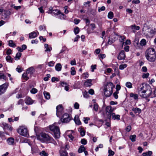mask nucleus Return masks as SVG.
Segmentation results:
<instances>
[{
    "label": "nucleus",
    "instance_id": "1",
    "mask_svg": "<svg viewBox=\"0 0 156 156\" xmlns=\"http://www.w3.org/2000/svg\"><path fill=\"white\" fill-rule=\"evenodd\" d=\"M137 90L140 96L144 98H147L150 96L152 93L151 89L150 86L144 83L139 85Z\"/></svg>",
    "mask_w": 156,
    "mask_h": 156
},
{
    "label": "nucleus",
    "instance_id": "2",
    "mask_svg": "<svg viewBox=\"0 0 156 156\" xmlns=\"http://www.w3.org/2000/svg\"><path fill=\"white\" fill-rule=\"evenodd\" d=\"M145 57L148 61L151 62L154 61L156 59V54L154 48H149L146 50L145 54Z\"/></svg>",
    "mask_w": 156,
    "mask_h": 156
},
{
    "label": "nucleus",
    "instance_id": "3",
    "mask_svg": "<svg viewBox=\"0 0 156 156\" xmlns=\"http://www.w3.org/2000/svg\"><path fill=\"white\" fill-rule=\"evenodd\" d=\"M114 87V86L112 83L110 82L108 83L104 88L105 95L107 97L110 96L112 93V89Z\"/></svg>",
    "mask_w": 156,
    "mask_h": 156
},
{
    "label": "nucleus",
    "instance_id": "4",
    "mask_svg": "<svg viewBox=\"0 0 156 156\" xmlns=\"http://www.w3.org/2000/svg\"><path fill=\"white\" fill-rule=\"evenodd\" d=\"M50 130L54 133L55 137L59 138L60 137V131L59 128L55 125L54 124L49 126Z\"/></svg>",
    "mask_w": 156,
    "mask_h": 156
},
{
    "label": "nucleus",
    "instance_id": "5",
    "mask_svg": "<svg viewBox=\"0 0 156 156\" xmlns=\"http://www.w3.org/2000/svg\"><path fill=\"white\" fill-rule=\"evenodd\" d=\"M40 135L41 138V139L43 140L47 143H53L54 141V140L52 137L45 133H42L40 134Z\"/></svg>",
    "mask_w": 156,
    "mask_h": 156
},
{
    "label": "nucleus",
    "instance_id": "6",
    "mask_svg": "<svg viewBox=\"0 0 156 156\" xmlns=\"http://www.w3.org/2000/svg\"><path fill=\"white\" fill-rule=\"evenodd\" d=\"M114 109L112 108V107L110 106H107L106 107L105 109V117L109 120H110L112 116V114L114 113H113Z\"/></svg>",
    "mask_w": 156,
    "mask_h": 156
},
{
    "label": "nucleus",
    "instance_id": "7",
    "mask_svg": "<svg viewBox=\"0 0 156 156\" xmlns=\"http://www.w3.org/2000/svg\"><path fill=\"white\" fill-rule=\"evenodd\" d=\"M17 132L20 135L24 136H27L28 134L27 128L23 126H20Z\"/></svg>",
    "mask_w": 156,
    "mask_h": 156
},
{
    "label": "nucleus",
    "instance_id": "8",
    "mask_svg": "<svg viewBox=\"0 0 156 156\" xmlns=\"http://www.w3.org/2000/svg\"><path fill=\"white\" fill-rule=\"evenodd\" d=\"M71 120V117L67 113L64 114L62 117L60 119L61 121L63 123H67L69 122Z\"/></svg>",
    "mask_w": 156,
    "mask_h": 156
},
{
    "label": "nucleus",
    "instance_id": "9",
    "mask_svg": "<svg viewBox=\"0 0 156 156\" xmlns=\"http://www.w3.org/2000/svg\"><path fill=\"white\" fill-rule=\"evenodd\" d=\"M47 12L48 14H51L52 15L55 16L61 13V12L60 10L57 9H53L51 8H49Z\"/></svg>",
    "mask_w": 156,
    "mask_h": 156
},
{
    "label": "nucleus",
    "instance_id": "10",
    "mask_svg": "<svg viewBox=\"0 0 156 156\" xmlns=\"http://www.w3.org/2000/svg\"><path fill=\"white\" fill-rule=\"evenodd\" d=\"M8 86V84L7 83H5L0 86V95L4 94Z\"/></svg>",
    "mask_w": 156,
    "mask_h": 156
},
{
    "label": "nucleus",
    "instance_id": "11",
    "mask_svg": "<svg viewBox=\"0 0 156 156\" xmlns=\"http://www.w3.org/2000/svg\"><path fill=\"white\" fill-rule=\"evenodd\" d=\"M56 115L57 117H59L62 114L63 110V108L62 105H58L57 106Z\"/></svg>",
    "mask_w": 156,
    "mask_h": 156
},
{
    "label": "nucleus",
    "instance_id": "12",
    "mask_svg": "<svg viewBox=\"0 0 156 156\" xmlns=\"http://www.w3.org/2000/svg\"><path fill=\"white\" fill-rule=\"evenodd\" d=\"M126 55L125 52L124 51L122 50L120 52L118 57V58L119 60L124 59L125 58Z\"/></svg>",
    "mask_w": 156,
    "mask_h": 156
},
{
    "label": "nucleus",
    "instance_id": "13",
    "mask_svg": "<svg viewBox=\"0 0 156 156\" xmlns=\"http://www.w3.org/2000/svg\"><path fill=\"white\" fill-rule=\"evenodd\" d=\"M2 125L4 127V128L5 129H8L10 131H11L12 129V128L9 125L5 122L2 123Z\"/></svg>",
    "mask_w": 156,
    "mask_h": 156
},
{
    "label": "nucleus",
    "instance_id": "14",
    "mask_svg": "<svg viewBox=\"0 0 156 156\" xmlns=\"http://www.w3.org/2000/svg\"><path fill=\"white\" fill-rule=\"evenodd\" d=\"M92 80L91 79H87L85 80L84 83V85L87 87H90L92 85Z\"/></svg>",
    "mask_w": 156,
    "mask_h": 156
},
{
    "label": "nucleus",
    "instance_id": "15",
    "mask_svg": "<svg viewBox=\"0 0 156 156\" xmlns=\"http://www.w3.org/2000/svg\"><path fill=\"white\" fill-rule=\"evenodd\" d=\"M39 34L38 32L37 33L35 32H33L29 34V37L30 38H34L36 37Z\"/></svg>",
    "mask_w": 156,
    "mask_h": 156
},
{
    "label": "nucleus",
    "instance_id": "16",
    "mask_svg": "<svg viewBox=\"0 0 156 156\" xmlns=\"http://www.w3.org/2000/svg\"><path fill=\"white\" fill-rule=\"evenodd\" d=\"M25 102L27 105H31L34 103L33 101L30 97L26 98Z\"/></svg>",
    "mask_w": 156,
    "mask_h": 156
},
{
    "label": "nucleus",
    "instance_id": "17",
    "mask_svg": "<svg viewBox=\"0 0 156 156\" xmlns=\"http://www.w3.org/2000/svg\"><path fill=\"white\" fill-rule=\"evenodd\" d=\"M129 27H130L133 30V32H136V30H139L140 28V27L139 26H136L135 25H132L130 26Z\"/></svg>",
    "mask_w": 156,
    "mask_h": 156
},
{
    "label": "nucleus",
    "instance_id": "18",
    "mask_svg": "<svg viewBox=\"0 0 156 156\" xmlns=\"http://www.w3.org/2000/svg\"><path fill=\"white\" fill-rule=\"evenodd\" d=\"M14 142V139L12 137H10L8 139L7 142L9 145H13Z\"/></svg>",
    "mask_w": 156,
    "mask_h": 156
},
{
    "label": "nucleus",
    "instance_id": "19",
    "mask_svg": "<svg viewBox=\"0 0 156 156\" xmlns=\"http://www.w3.org/2000/svg\"><path fill=\"white\" fill-rule=\"evenodd\" d=\"M74 120L75 123L78 125H80L81 124V122L79 119V116L77 115H75L74 118Z\"/></svg>",
    "mask_w": 156,
    "mask_h": 156
},
{
    "label": "nucleus",
    "instance_id": "20",
    "mask_svg": "<svg viewBox=\"0 0 156 156\" xmlns=\"http://www.w3.org/2000/svg\"><path fill=\"white\" fill-rule=\"evenodd\" d=\"M34 71V68L33 67H31L27 69L26 71V73L27 74L30 73V74H32Z\"/></svg>",
    "mask_w": 156,
    "mask_h": 156
},
{
    "label": "nucleus",
    "instance_id": "21",
    "mask_svg": "<svg viewBox=\"0 0 156 156\" xmlns=\"http://www.w3.org/2000/svg\"><path fill=\"white\" fill-rule=\"evenodd\" d=\"M2 14L5 18H7L10 15V12L9 10H4Z\"/></svg>",
    "mask_w": 156,
    "mask_h": 156
},
{
    "label": "nucleus",
    "instance_id": "22",
    "mask_svg": "<svg viewBox=\"0 0 156 156\" xmlns=\"http://www.w3.org/2000/svg\"><path fill=\"white\" fill-rule=\"evenodd\" d=\"M43 94L45 98L47 99H49L50 98V95L49 93L46 91H44Z\"/></svg>",
    "mask_w": 156,
    "mask_h": 156
},
{
    "label": "nucleus",
    "instance_id": "23",
    "mask_svg": "<svg viewBox=\"0 0 156 156\" xmlns=\"http://www.w3.org/2000/svg\"><path fill=\"white\" fill-rule=\"evenodd\" d=\"M132 110L135 113H138L139 114H140L141 112V109L137 108H132Z\"/></svg>",
    "mask_w": 156,
    "mask_h": 156
},
{
    "label": "nucleus",
    "instance_id": "24",
    "mask_svg": "<svg viewBox=\"0 0 156 156\" xmlns=\"http://www.w3.org/2000/svg\"><path fill=\"white\" fill-rule=\"evenodd\" d=\"M112 119L114 120H115L116 119L118 120H119L120 115H115V114L114 113L112 114Z\"/></svg>",
    "mask_w": 156,
    "mask_h": 156
},
{
    "label": "nucleus",
    "instance_id": "25",
    "mask_svg": "<svg viewBox=\"0 0 156 156\" xmlns=\"http://www.w3.org/2000/svg\"><path fill=\"white\" fill-rule=\"evenodd\" d=\"M55 67V70L56 71H60L61 69L62 66L61 64L58 63L56 65Z\"/></svg>",
    "mask_w": 156,
    "mask_h": 156
},
{
    "label": "nucleus",
    "instance_id": "26",
    "mask_svg": "<svg viewBox=\"0 0 156 156\" xmlns=\"http://www.w3.org/2000/svg\"><path fill=\"white\" fill-rule=\"evenodd\" d=\"M44 47L46 48L45 50V51H50L52 49L51 47H49L48 45L47 44H44Z\"/></svg>",
    "mask_w": 156,
    "mask_h": 156
},
{
    "label": "nucleus",
    "instance_id": "27",
    "mask_svg": "<svg viewBox=\"0 0 156 156\" xmlns=\"http://www.w3.org/2000/svg\"><path fill=\"white\" fill-rule=\"evenodd\" d=\"M6 60L9 62H12L13 59L10 56L8 55L6 57Z\"/></svg>",
    "mask_w": 156,
    "mask_h": 156
},
{
    "label": "nucleus",
    "instance_id": "28",
    "mask_svg": "<svg viewBox=\"0 0 156 156\" xmlns=\"http://www.w3.org/2000/svg\"><path fill=\"white\" fill-rule=\"evenodd\" d=\"M85 150V148L83 145H81L78 149V152L79 153H82Z\"/></svg>",
    "mask_w": 156,
    "mask_h": 156
},
{
    "label": "nucleus",
    "instance_id": "29",
    "mask_svg": "<svg viewBox=\"0 0 156 156\" xmlns=\"http://www.w3.org/2000/svg\"><path fill=\"white\" fill-rule=\"evenodd\" d=\"M130 97L133 98L134 99L136 100L138 99V95L137 94H134L133 93H131L130 94Z\"/></svg>",
    "mask_w": 156,
    "mask_h": 156
},
{
    "label": "nucleus",
    "instance_id": "30",
    "mask_svg": "<svg viewBox=\"0 0 156 156\" xmlns=\"http://www.w3.org/2000/svg\"><path fill=\"white\" fill-rule=\"evenodd\" d=\"M22 55V54L20 52H18L16 55L15 57V59L16 60H18L20 59V58L21 57Z\"/></svg>",
    "mask_w": 156,
    "mask_h": 156
},
{
    "label": "nucleus",
    "instance_id": "31",
    "mask_svg": "<svg viewBox=\"0 0 156 156\" xmlns=\"http://www.w3.org/2000/svg\"><path fill=\"white\" fill-rule=\"evenodd\" d=\"M9 46L12 47H15L16 45L15 43H13V41L12 40H10L9 41Z\"/></svg>",
    "mask_w": 156,
    "mask_h": 156
},
{
    "label": "nucleus",
    "instance_id": "32",
    "mask_svg": "<svg viewBox=\"0 0 156 156\" xmlns=\"http://www.w3.org/2000/svg\"><path fill=\"white\" fill-rule=\"evenodd\" d=\"M136 135L135 134L130 136L129 139L132 142H134L136 140Z\"/></svg>",
    "mask_w": 156,
    "mask_h": 156
},
{
    "label": "nucleus",
    "instance_id": "33",
    "mask_svg": "<svg viewBox=\"0 0 156 156\" xmlns=\"http://www.w3.org/2000/svg\"><path fill=\"white\" fill-rule=\"evenodd\" d=\"M126 86L127 88H131L132 87V83L129 82H127L126 83Z\"/></svg>",
    "mask_w": 156,
    "mask_h": 156
},
{
    "label": "nucleus",
    "instance_id": "34",
    "mask_svg": "<svg viewBox=\"0 0 156 156\" xmlns=\"http://www.w3.org/2000/svg\"><path fill=\"white\" fill-rule=\"evenodd\" d=\"M146 44V40L144 39L141 40L140 42V44L142 46L145 45Z\"/></svg>",
    "mask_w": 156,
    "mask_h": 156
},
{
    "label": "nucleus",
    "instance_id": "35",
    "mask_svg": "<svg viewBox=\"0 0 156 156\" xmlns=\"http://www.w3.org/2000/svg\"><path fill=\"white\" fill-rule=\"evenodd\" d=\"M114 41L115 40H114L111 38V37H109L108 42V43L109 45H111L112 44L114 43Z\"/></svg>",
    "mask_w": 156,
    "mask_h": 156
},
{
    "label": "nucleus",
    "instance_id": "36",
    "mask_svg": "<svg viewBox=\"0 0 156 156\" xmlns=\"http://www.w3.org/2000/svg\"><path fill=\"white\" fill-rule=\"evenodd\" d=\"M108 16L110 19H112L113 17V13L112 12H110L108 14Z\"/></svg>",
    "mask_w": 156,
    "mask_h": 156
},
{
    "label": "nucleus",
    "instance_id": "37",
    "mask_svg": "<svg viewBox=\"0 0 156 156\" xmlns=\"http://www.w3.org/2000/svg\"><path fill=\"white\" fill-rule=\"evenodd\" d=\"M76 71L75 70V68L72 67L71 68V74L72 75H74L76 74Z\"/></svg>",
    "mask_w": 156,
    "mask_h": 156
},
{
    "label": "nucleus",
    "instance_id": "38",
    "mask_svg": "<svg viewBox=\"0 0 156 156\" xmlns=\"http://www.w3.org/2000/svg\"><path fill=\"white\" fill-rule=\"evenodd\" d=\"M126 39V37L124 36H120L119 37V40L120 42H123L124 40Z\"/></svg>",
    "mask_w": 156,
    "mask_h": 156
},
{
    "label": "nucleus",
    "instance_id": "39",
    "mask_svg": "<svg viewBox=\"0 0 156 156\" xmlns=\"http://www.w3.org/2000/svg\"><path fill=\"white\" fill-rule=\"evenodd\" d=\"M131 41L129 40H127L125 42L122 43V45H126L127 44H131Z\"/></svg>",
    "mask_w": 156,
    "mask_h": 156
},
{
    "label": "nucleus",
    "instance_id": "40",
    "mask_svg": "<svg viewBox=\"0 0 156 156\" xmlns=\"http://www.w3.org/2000/svg\"><path fill=\"white\" fill-rule=\"evenodd\" d=\"M127 66V65L126 64L121 65L119 66V69H120L122 70L126 68Z\"/></svg>",
    "mask_w": 156,
    "mask_h": 156
},
{
    "label": "nucleus",
    "instance_id": "41",
    "mask_svg": "<svg viewBox=\"0 0 156 156\" xmlns=\"http://www.w3.org/2000/svg\"><path fill=\"white\" fill-rule=\"evenodd\" d=\"M80 31L79 28L78 27H76L74 29V32L75 34L79 33Z\"/></svg>",
    "mask_w": 156,
    "mask_h": 156
},
{
    "label": "nucleus",
    "instance_id": "42",
    "mask_svg": "<svg viewBox=\"0 0 156 156\" xmlns=\"http://www.w3.org/2000/svg\"><path fill=\"white\" fill-rule=\"evenodd\" d=\"M24 104V101L23 99H20L19 100L16 104L17 105H23Z\"/></svg>",
    "mask_w": 156,
    "mask_h": 156
},
{
    "label": "nucleus",
    "instance_id": "43",
    "mask_svg": "<svg viewBox=\"0 0 156 156\" xmlns=\"http://www.w3.org/2000/svg\"><path fill=\"white\" fill-rule=\"evenodd\" d=\"M108 153L109 154L108 156H113L115 154L114 152L110 149L108 150Z\"/></svg>",
    "mask_w": 156,
    "mask_h": 156
},
{
    "label": "nucleus",
    "instance_id": "44",
    "mask_svg": "<svg viewBox=\"0 0 156 156\" xmlns=\"http://www.w3.org/2000/svg\"><path fill=\"white\" fill-rule=\"evenodd\" d=\"M82 76L83 78L86 79L88 77L89 75L87 73H85L83 74Z\"/></svg>",
    "mask_w": 156,
    "mask_h": 156
},
{
    "label": "nucleus",
    "instance_id": "45",
    "mask_svg": "<svg viewBox=\"0 0 156 156\" xmlns=\"http://www.w3.org/2000/svg\"><path fill=\"white\" fill-rule=\"evenodd\" d=\"M119 93V91L118 90H116L115 92L113 94V95L115 98L117 99L118 98V96L117 94Z\"/></svg>",
    "mask_w": 156,
    "mask_h": 156
},
{
    "label": "nucleus",
    "instance_id": "46",
    "mask_svg": "<svg viewBox=\"0 0 156 156\" xmlns=\"http://www.w3.org/2000/svg\"><path fill=\"white\" fill-rule=\"evenodd\" d=\"M98 105L97 104H95L94 105L93 109L95 111L97 112L98 110Z\"/></svg>",
    "mask_w": 156,
    "mask_h": 156
},
{
    "label": "nucleus",
    "instance_id": "47",
    "mask_svg": "<svg viewBox=\"0 0 156 156\" xmlns=\"http://www.w3.org/2000/svg\"><path fill=\"white\" fill-rule=\"evenodd\" d=\"M149 75V73H144L142 76L143 78H147Z\"/></svg>",
    "mask_w": 156,
    "mask_h": 156
},
{
    "label": "nucleus",
    "instance_id": "48",
    "mask_svg": "<svg viewBox=\"0 0 156 156\" xmlns=\"http://www.w3.org/2000/svg\"><path fill=\"white\" fill-rule=\"evenodd\" d=\"M37 91V90L34 88H33L31 89L30 90V92L33 94H35L36 93Z\"/></svg>",
    "mask_w": 156,
    "mask_h": 156
},
{
    "label": "nucleus",
    "instance_id": "49",
    "mask_svg": "<svg viewBox=\"0 0 156 156\" xmlns=\"http://www.w3.org/2000/svg\"><path fill=\"white\" fill-rule=\"evenodd\" d=\"M87 142L86 140L85 139H83L81 140V143L83 144L86 145L87 144Z\"/></svg>",
    "mask_w": 156,
    "mask_h": 156
},
{
    "label": "nucleus",
    "instance_id": "50",
    "mask_svg": "<svg viewBox=\"0 0 156 156\" xmlns=\"http://www.w3.org/2000/svg\"><path fill=\"white\" fill-rule=\"evenodd\" d=\"M40 154L41 155H43L44 156H48V154L44 151H43L41 152Z\"/></svg>",
    "mask_w": 156,
    "mask_h": 156
},
{
    "label": "nucleus",
    "instance_id": "51",
    "mask_svg": "<svg viewBox=\"0 0 156 156\" xmlns=\"http://www.w3.org/2000/svg\"><path fill=\"white\" fill-rule=\"evenodd\" d=\"M27 74L26 73H23L22 75L23 78H24L26 80H28L29 79L27 75Z\"/></svg>",
    "mask_w": 156,
    "mask_h": 156
},
{
    "label": "nucleus",
    "instance_id": "52",
    "mask_svg": "<svg viewBox=\"0 0 156 156\" xmlns=\"http://www.w3.org/2000/svg\"><path fill=\"white\" fill-rule=\"evenodd\" d=\"M84 122L86 124H87L88 123V121L90 120V118L88 117H84L83 118Z\"/></svg>",
    "mask_w": 156,
    "mask_h": 156
},
{
    "label": "nucleus",
    "instance_id": "53",
    "mask_svg": "<svg viewBox=\"0 0 156 156\" xmlns=\"http://www.w3.org/2000/svg\"><path fill=\"white\" fill-rule=\"evenodd\" d=\"M80 131L81 136H84L85 133V131L82 130L81 128L80 129Z\"/></svg>",
    "mask_w": 156,
    "mask_h": 156
},
{
    "label": "nucleus",
    "instance_id": "54",
    "mask_svg": "<svg viewBox=\"0 0 156 156\" xmlns=\"http://www.w3.org/2000/svg\"><path fill=\"white\" fill-rule=\"evenodd\" d=\"M91 71L93 72L94 71V70L96 69V65H92L91 66Z\"/></svg>",
    "mask_w": 156,
    "mask_h": 156
},
{
    "label": "nucleus",
    "instance_id": "55",
    "mask_svg": "<svg viewBox=\"0 0 156 156\" xmlns=\"http://www.w3.org/2000/svg\"><path fill=\"white\" fill-rule=\"evenodd\" d=\"M55 62L53 61H51L49 62L48 65L49 66H54Z\"/></svg>",
    "mask_w": 156,
    "mask_h": 156
},
{
    "label": "nucleus",
    "instance_id": "56",
    "mask_svg": "<svg viewBox=\"0 0 156 156\" xmlns=\"http://www.w3.org/2000/svg\"><path fill=\"white\" fill-rule=\"evenodd\" d=\"M140 1L139 0H133L132 2L133 3L135 4H139L140 3Z\"/></svg>",
    "mask_w": 156,
    "mask_h": 156
},
{
    "label": "nucleus",
    "instance_id": "57",
    "mask_svg": "<svg viewBox=\"0 0 156 156\" xmlns=\"http://www.w3.org/2000/svg\"><path fill=\"white\" fill-rule=\"evenodd\" d=\"M74 108L76 109H78L79 108V105L77 102L75 103L74 105Z\"/></svg>",
    "mask_w": 156,
    "mask_h": 156
},
{
    "label": "nucleus",
    "instance_id": "58",
    "mask_svg": "<svg viewBox=\"0 0 156 156\" xmlns=\"http://www.w3.org/2000/svg\"><path fill=\"white\" fill-rule=\"evenodd\" d=\"M64 9L65 10L64 12L66 14H68L69 13V11L68 10V7L67 6H66L64 7Z\"/></svg>",
    "mask_w": 156,
    "mask_h": 156
},
{
    "label": "nucleus",
    "instance_id": "59",
    "mask_svg": "<svg viewBox=\"0 0 156 156\" xmlns=\"http://www.w3.org/2000/svg\"><path fill=\"white\" fill-rule=\"evenodd\" d=\"M59 81L58 79L55 77H53L51 78V81L52 82H54L55 81Z\"/></svg>",
    "mask_w": 156,
    "mask_h": 156
},
{
    "label": "nucleus",
    "instance_id": "60",
    "mask_svg": "<svg viewBox=\"0 0 156 156\" xmlns=\"http://www.w3.org/2000/svg\"><path fill=\"white\" fill-rule=\"evenodd\" d=\"M80 22V20L78 19H75L74 20V22L75 24H77Z\"/></svg>",
    "mask_w": 156,
    "mask_h": 156
},
{
    "label": "nucleus",
    "instance_id": "61",
    "mask_svg": "<svg viewBox=\"0 0 156 156\" xmlns=\"http://www.w3.org/2000/svg\"><path fill=\"white\" fill-rule=\"evenodd\" d=\"M105 8L104 6H102L101 8L99 9L98 10L99 12H100L101 11L105 10Z\"/></svg>",
    "mask_w": 156,
    "mask_h": 156
},
{
    "label": "nucleus",
    "instance_id": "62",
    "mask_svg": "<svg viewBox=\"0 0 156 156\" xmlns=\"http://www.w3.org/2000/svg\"><path fill=\"white\" fill-rule=\"evenodd\" d=\"M131 129V126H128L126 128V131L129 132Z\"/></svg>",
    "mask_w": 156,
    "mask_h": 156
},
{
    "label": "nucleus",
    "instance_id": "63",
    "mask_svg": "<svg viewBox=\"0 0 156 156\" xmlns=\"http://www.w3.org/2000/svg\"><path fill=\"white\" fill-rule=\"evenodd\" d=\"M88 92L91 95H93L94 94V91L92 89H90L89 90Z\"/></svg>",
    "mask_w": 156,
    "mask_h": 156
},
{
    "label": "nucleus",
    "instance_id": "64",
    "mask_svg": "<svg viewBox=\"0 0 156 156\" xmlns=\"http://www.w3.org/2000/svg\"><path fill=\"white\" fill-rule=\"evenodd\" d=\"M142 70V71L144 72H146L147 71V69L146 66L143 67Z\"/></svg>",
    "mask_w": 156,
    "mask_h": 156
}]
</instances>
